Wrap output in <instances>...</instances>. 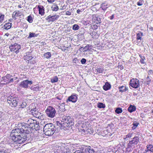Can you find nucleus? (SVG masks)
Returning a JSON list of instances; mask_svg holds the SVG:
<instances>
[{
	"label": "nucleus",
	"instance_id": "7ed1b4c3",
	"mask_svg": "<svg viewBox=\"0 0 153 153\" xmlns=\"http://www.w3.org/2000/svg\"><path fill=\"white\" fill-rule=\"evenodd\" d=\"M56 130L55 126L52 123H47L45 125L43 128V131L46 135H53Z\"/></svg>",
	"mask_w": 153,
	"mask_h": 153
},
{
	"label": "nucleus",
	"instance_id": "f3484780",
	"mask_svg": "<svg viewBox=\"0 0 153 153\" xmlns=\"http://www.w3.org/2000/svg\"><path fill=\"white\" fill-rule=\"evenodd\" d=\"M25 59L29 61L30 60H31L33 58L31 56V52H28L26 53V56H25Z\"/></svg>",
	"mask_w": 153,
	"mask_h": 153
},
{
	"label": "nucleus",
	"instance_id": "774afa93",
	"mask_svg": "<svg viewBox=\"0 0 153 153\" xmlns=\"http://www.w3.org/2000/svg\"><path fill=\"white\" fill-rule=\"evenodd\" d=\"M138 124L137 123H134V126L137 127L138 126Z\"/></svg>",
	"mask_w": 153,
	"mask_h": 153
},
{
	"label": "nucleus",
	"instance_id": "09e8293b",
	"mask_svg": "<svg viewBox=\"0 0 153 153\" xmlns=\"http://www.w3.org/2000/svg\"><path fill=\"white\" fill-rule=\"evenodd\" d=\"M4 15L1 14H0V23L3 20Z\"/></svg>",
	"mask_w": 153,
	"mask_h": 153
},
{
	"label": "nucleus",
	"instance_id": "2eb2a0df",
	"mask_svg": "<svg viewBox=\"0 0 153 153\" xmlns=\"http://www.w3.org/2000/svg\"><path fill=\"white\" fill-rule=\"evenodd\" d=\"M147 150H146V152H153V146L152 144H148L146 146Z\"/></svg>",
	"mask_w": 153,
	"mask_h": 153
},
{
	"label": "nucleus",
	"instance_id": "6e6552de",
	"mask_svg": "<svg viewBox=\"0 0 153 153\" xmlns=\"http://www.w3.org/2000/svg\"><path fill=\"white\" fill-rule=\"evenodd\" d=\"M82 148V152L83 153H95V148L93 147L88 146Z\"/></svg>",
	"mask_w": 153,
	"mask_h": 153
},
{
	"label": "nucleus",
	"instance_id": "a19ab883",
	"mask_svg": "<svg viewBox=\"0 0 153 153\" xmlns=\"http://www.w3.org/2000/svg\"><path fill=\"white\" fill-rule=\"evenodd\" d=\"M10 150L9 149L4 150L3 149L0 151V153H10Z\"/></svg>",
	"mask_w": 153,
	"mask_h": 153
},
{
	"label": "nucleus",
	"instance_id": "0eeeda50",
	"mask_svg": "<svg viewBox=\"0 0 153 153\" xmlns=\"http://www.w3.org/2000/svg\"><path fill=\"white\" fill-rule=\"evenodd\" d=\"M21 47L20 45L16 43H14L12 44L9 46V48L11 51L15 52L16 53L19 52V50L21 49Z\"/></svg>",
	"mask_w": 153,
	"mask_h": 153
},
{
	"label": "nucleus",
	"instance_id": "cd10ccee",
	"mask_svg": "<svg viewBox=\"0 0 153 153\" xmlns=\"http://www.w3.org/2000/svg\"><path fill=\"white\" fill-rule=\"evenodd\" d=\"M97 107L100 108H104L105 105V104L102 102H98L97 103Z\"/></svg>",
	"mask_w": 153,
	"mask_h": 153
},
{
	"label": "nucleus",
	"instance_id": "052dcab7",
	"mask_svg": "<svg viewBox=\"0 0 153 153\" xmlns=\"http://www.w3.org/2000/svg\"><path fill=\"white\" fill-rule=\"evenodd\" d=\"M87 131L88 132H89L90 134L92 132L91 131V129H88L87 130Z\"/></svg>",
	"mask_w": 153,
	"mask_h": 153
},
{
	"label": "nucleus",
	"instance_id": "a878e982",
	"mask_svg": "<svg viewBox=\"0 0 153 153\" xmlns=\"http://www.w3.org/2000/svg\"><path fill=\"white\" fill-rule=\"evenodd\" d=\"M139 81L137 79H134V88H137L139 85Z\"/></svg>",
	"mask_w": 153,
	"mask_h": 153
},
{
	"label": "nucleus",
	"instance_id": "5701e85b",
	"mask_svg": "<svg viewBox=\"0 0 153 153\" xmlns=\"http://www.w3.org/2000/svg\"><path fill=\"white\" fill-rule=\"evenodd\" d=\"M143 36V33L140 32L137 34V39L138 40H141L142 36Z\"/></svg>",
	"mask_w": 153,
	"mask_h": 153
},
{
	"label": "nucleus",
	"instance_id": "aec40b11",
	"mask_svg": "<svg viewBox=\"0 0 153 153\" xmlns=\"http://www.w3.org/2000/svg\"><path fill=\"white\" fill-rule=\"evenodd\" d=\"M118 88L119 91L122 93L125 92L128 90L127 88L124 86L119 87Z\"/></svg>",
	"mask_w": 153,
	"mask_h": 153
},
{
	"label": "nucleus",
	"instance_id": "f704fd0d",
	"mask_svg": "<svg viewBox=\"0 0 153 153\" xmlns=\"http://www.w3.org/2000/svg\"><path fill=\"white\" fill-rule=\"evenodd\" d=\"M40 88L38 86H33L31 87V90L36 91H37L39 90V89Z\"/></svg>",
	"mask_w": 153,
	"mask_h": 153
},
{
	"label": "nucleus",
	"instance_id": "69168bd1",
	"mask_svg": "<svg viewBox=\"0 0 153 153\" xmlns=\"http://www.w3.org/2000/svg\"><path fill=\"white\" fill-rule=\"evenodd\" d=\"M149 29L151 31H153V27H149Z\"/></svg>",
	"mask_w": 153,
	"mask_h": 153
},
{
	"label": "nucleus",
	"instance_id": "6ab92c4d",
	"mask_svg": "<svg viewBox=\"0 0 153 153\" xmlns=\"http://www.w3.org/2000/svg\"><path fill=\"white\" fill-rule=\"evenodd\" d=\"M51 10L53 11H56L59 9V7L56 3H53L51 7Z\"/></svg>",
	"mask_w": 153,
	"mask_h": 153
},
{
	"label": "nucleus",
	"instance_id": "423d86ee",
	"mask_svg": "<svg viewBox=\"0 0 153 153\" xmlns=\"http://www.w3.org/2000/svg\"><path fill=\"white\" fill-rule=\"evenodd\" d=\"M56 125L60 128L64 130L69 129L70 127L69 125L67 122L62 120L61 122L57 121L56 122Z\"/></svg>",
	"mask_w": 153,
	"mask_h": 153
},
{
	"label": "nucleus",
	"instance_id": "37998d69",
	"mask_svg": "<svg viewBox=\"0 0 153 153\" xmlns=\"http://www.w3.org/2000/svg\"><path fill=\"white\" fill-rule=\"evenodd\" d=\"M144 3V1L143 0H140L137 2V4L138 6H141Z\"/></svg>",
	"mask_w": 153,
	"mask_h": 153
},
{
	"label": "nucleus",
	"instance_id": "393cba45",
	"mask_svg": "<svg viewBox=\"0 0 153 153\" xmlns=\"http://www.w3.org/2000/svg\"><path fill=\"white\" fill-rule=\"evenodd\" d=\"M38 35V34L34 33H32L30 32L27 38L28 39L30 38L33 37H37Z\"/></svg>",
	"mask_w": 153,
	"mask_h": 153
},
{
	"label": "nucleus",
	"instance_id": "680f3d73",
	"mask_svg": "<svg viewBox=\"0 0 153 153\" xmlns=\"http://www.w3.org/2000/svg\"><path fill=\"white\" fill-rule=\"evenodd\" d=\"M77 60V58H75L74 59L73 61L74 62L76 63V61Z\"/></svg>",
	"mask_w": 153,
	"mask_h": 153
},
{
	"label": "nucleus",
	"instance_id": "de8ad7c7",
	"mask_svg": "<svg viewBox=\"0 0 153 153\" xmlns=\"http://www.w3.org/2000/svg\"><path fill=\"white\" fill-rule=\"evenodd\" d=\"M13 76L9 74H7L5 76L6 78L8 80L12 77Z\"/></svg>",
	"mask_w": 153,
	"mask_h": 153
},
{
	"label": "nucleus",
	"instance_id": "f257e3e1",
	"mask_svg": "<svg viewBox=\"0 0 153 153\" xmlns=\"http://www.w3.org/2000/svg\"><path fill=\"white\" fill-rule=\"evenodd\" d=\"M22 129V126L20 128H16L12 131L10 136L14 142L19 144L26 143L27 140L29 139L27 134H25V130Z\"/></svg>",
	"mask_w": 153,
	"mask_h": 153
},
{
	"label": "nucleus",
	"instance_id": "f8f14e48",
	"mask_svg": "<svg viewBox=\"0 0 153 153\" xmlns=\"http://www.w3.org/2000/svg\"><path fill=\"white\" fill-rule=\"evenodd\" d=\"M59 16L57 15H55L51 16V15L48 16L46 18V19L48 22H53L57 20L59 18Z\"/></svg>",
	"mask_w": 153,
	"mask_h": 153
},
{
	"label": "nucleus",
	"instance_id": "864d4df0",
	"mask_svg": "<svg viewBox=\"0 0 153 153\" xmlns=\"http://www.w3.org/2000/svg\"><path fill=\"white\" fill-rule=\"evenodd\" d=\"M55 0H47L48 2L49 3L52 4L55 1Z\"/></svg>",
	"mask_w": 153,
	"mask_h": 153
},
{
	"label": "nucleus",
	"instance_id": "79ce46f5",
	"mask_svg": "<svg viewBox=\"0 0 153 153\" xmlns=\"http://www.w3.org/2000/svg\"><path fill=\"white\" fill-rule=\"evenodd\" d=\"M27 21L29 23H32L33 21V20L32 19V17L30 15L29 16L27 17Z\"/></svg>",
	"mask_w": 153,
	"mask_h": 153
},
{
	"label": "nucleus",
	"instance_id": "72a5a7b5",
	"mask_svg": "<svg viewBox=\"0 0 153 153\" xmlns=\"http://www.w3.org/2000/svg\"><path fill=\"white\" fill-rule=\"evenodd\" d=\"M80 28L79 26L77 25L74 24L73 25L72 29L74 30H79Z\"/></svg>",
	"mask_w": 153,
	"mask_h": 153
},
{
	"label": "nucleus",
	"instance_id": "9b49d317",
	"mask_svg": "<svg viewBox=\"0 0 153 153\" xmlns=\"http://www.w3.org/2000/svg\"><path fill=\"white\" fill-rule=\"evenodd\" d=\"M32 83V81H28L27 80H26L20 83L19 86L25 88H27L28 87V85L29 84L31 85Z\"/></svg>",
	"mask_w": 153,
	"mask_h": 153
},
{
	"label": "nucleus",
	"instance_id": "2f4dec72",
	"mask_svg": "<svg viewBox=\"0 0 153 153\" xmlns=\"http://www.w3.org/2000/svg\"><path fill=\"white\" fill-rule=\"evenodd\" d=\"M130 87L131 89L134 88V79H131L130 82Z\"/></svg>",
	"mask_w": 153,
	"mask_h": 153
},
{
	"label": "nucleus",
	"instance_id": "4d7b16f0",
	"mask_svg": "<svg viewBox=\"0 0 153 153\" xmlns=\"http://www.w3.org/2000/svg\"><path fill=\"white\" fill-rule=\"evenodd\" d=\"M114 14H113L112 16H111L110 17V19L112 20V19H113V18H114Z\"/></svg>",
	"mask_w": 153,
	"mask_h": 153
},
{
	"label": "nucleus",
	"instance_id": "4468645a",
	"mask_svg": "<svg viewBox=\"0 0 153 153\" xmlns=\"http://www.w3.org/2000/svg\"><path fill=\"white\" fill-rule=\"evenodd\" d=\"M37 8L39 10V14L43 16L45 13L44 7L42 5H38Z\"/></svg>",
	"mask_w": 153,
	"mask_h": 153
},
{
	"label": "nucleus",
	"instance_id": "20e7f679",
	"mask_svg": "<svg viewBox=\"0 0 153 153\" xmlns=\"http://www.w3.org/2000/svg\"><path fill=\"white\" fill-rule=\"evenodd\" d=\"M18 99L15 95H11L7 97V102L10 106L12 107H16L18 102Z\"/></svg>",
	"mask_w": 153,
	"mask_h": 153
},
{
	"label": "nucleus",
	"instance_id": "f03ea898",
	"mask_svg": "<svg viewBox=\"0 0 153 153\" xmlns=\"http://www.w3.org/2000/svg\"><path fill=\"white\" fill-rule=\"evenodd\" d=\"M25 122L26 123L23 122L21 123L22 126V129L25 130V134H29L32 132V130L34 129L35 123H36V120H33L30 118L26 119Z\"/></svg>",
	"mask_w": 153,
	"mask_h": 153
},
{
	"label": "nucleus",
	"instance_id": "13d9d810",
	"mask_svg": "<svg viewBox=\"0 0 153 153\" xmlns=\"http://www.w3.org/2000/svg\"><path fill=\"white\" fill-rule=\"evenodd\" d=\"M93 27L94 28L95 30L97 29L98 28V26L97 25H94Z\"/></svg>",
	"mask_w": 153,
	"mask_h": 153
},
{
	"label": "nucleus",
	"instance_id": "a211bd4d",
	"mask_svg": "<svg viewBox=\"0 0 153 153\" xmlns=\"http://www.w3.org/2000/svg\"><path fill=\"white\" fill-rule=\"evenodd\" d=\"M134 143V142H133V140H131L130 141L129 143L128 144V147L127 148V150L130 151V150L131 149H133L134 147L133 146L134 145L133 144Z\"/></svg>",
	"mask_w": 153,
	"mask_h": 153
},
{
	"label": "nucleus",
	"instance_id": "c9c22d12",
	"mask_svg": "<svg viewBox=\"0 0 153 153\" xmlns=\"http://www.w3.org/2000/svg\"><path fill=\"white\" fill-rule=\"evenodd\" d=\"M44 56L46 58L48 59L51 56V53L49 52H47L45 53Z\"/></svg>",
	"mask_w": 153,
	"mask_h": 153
},
{
	"label": "nucleus",
	"instance_id": "a18cd8bd",
	"mask_svg": "<svg viewBox=\"0 0 153 153\" xmlns=\"http://www.w3.org/2000/svg\"><path fill=\"white\" fill-rule=\"evenodd\" d=\"M82 148H83L82 147H81V148L79 147V149L80 150H76L74 153H83V152H82Z\"/></svg>",
	"mask_w": 153,
	"mask_h": 153
},
{
	"label": "nucleus",
	"instance_id": "e2e57ef3",
	"mask_svg": "<svg viewBox=\"0 0 153 153\" xmlns=\"http://www.w3.org/2000/svg\"><path fill=\"white\" fill-rule=\"evenodd\" d=\"M12 18L15 20H16V16H14V15H13V14H12Z\"/></svg>",
	"mask_w": 153,
	"mask_h": 153
},
{
	"label": "nucleus",
	"instance_id": "412c9836",
	"mask_svg": "<svg viewBox=\"0 0 153 153\" xmlns=\"http://www.w3.org/2000/svg\"><path fill=\"white\" fill-rule=\"evenodd\" d=\"M101 7L103 10H105L108 8V5L107 3L105 2L101 4Z\"/></svg>",
	"mask_w": 153,
	"mask_h": 153
},
{
	"label": "nucleus",
	"instance_id": "338daca9",
	"mask_svg": "<svg viewBox=\"0 0 153 153\" xmlns=\"http://www.w3.org/2000/svg\"><path fill=\"white\" fill-rule=\"evenodd\" d=\"M5 85V83H1L0 84V87L3 86V85Z\"/></svg>",
	"mask_w": 153,
	"mask_h": 153
},
{
	"label": "nucleus",
	"instance_id": "49530a36",
	"mask_svg": "<svg viewBox=\"0 0 153 153\" xmlns=\"http://www.w3.org/2000/svg\"><path fill=\"white\" fill-rule=\"evenodd\" d=\"M146 84L147 85H149L151 82V79L149 78V77L148 76L147 78V80L146 81Z\"/></svg>",
	"mask_w": 153,
	"mask_h": 153
},
{
	"label": "nucleus",
	"instance_id": "ddd939ff",
	"mask_svg": "<svg viewBox=\"0 0 153 153\" xmlns=\"http://www.w3.org/2000/svg\"><path fill=\"white\" fill-rule=\"evenodd\" d=\"M62 120L67 122L69 125L70 124H71V125H72L73 120L70 117L64 116L62 117Z\"/></svg>",
	"mask_w": 153,
	"mask_h": 153
},
{
	"label": "nucleus",
	"instance_id": "58836bf2",
	"mask_svg": "<svg viewBox=\"0 0 153 153\" xmlns=\"http://www.w3.org/2000/svg\"><path fill=\"white\" fill-rule=\"evenodd\" d=\"M13 15L14 16H20V13H19V11H14L13 13Z\"/></svg>",
	"mask_w": 153,
	"mask_h": 153
},
{
	"label": "nucleus",
	"instance_id": "dca6fc26",
	"mask_svg": "<svg viewBox=\"0 0 153 153\" xmlns=\"http://www.w3.org/2000/svg\"><path fill=\"white\" fill-rule=\"evenodd\" d=\"M103 89L105 91H107L111 88V85L108 82H106L103 87Z\"/></svg>",
	"mask_w": 153,
	"mask_h": 153
},
{
	"label": "nucleus",
	"instance_id": "4be33fe9",
	"mask_svg": "<svg viewBox=\"0 0 153 153\" xmlns=\"http://www.w3.org/2000/svg\"><path fill=\"white\" fill-rule=\"evenodd\" d=\"M89 45H86L85 47H81L79 50L81 51H82L83 52L87 51L88 50H89Z\"/></svg>",
	"mask_w": 153,
	"mask_h": 153
},
{
	"label": "nucleus",
	"instance_id": "bf43d9fd",
	"mask_svg": "<svg viewBox=\"0 0 153 153\" xmlns=\"http://www.w3.org/2000/svg\"><path fill=\"white\" fill-rule=\"evenodd\" d=\"M132 134H128L126 135V137H131Z\"/></svg>",
	"mask_w": 153,
	"mask_h": 153
},
{
	"label": "nucleus",
	"instance_id": "6e6d98bb",
	"mask_svg": "<svg viewBox=\"0 0 153 153\" xmlns=\"http://www.w3.org/2000/svg\"><path fill=\"white\" fill-rule=\"evenodd\" d=\"M6 77L5 76L3 77H1V79H0V80H1V81H4L5 80H6L5 79Z\"/></svg>",
	"mask_w": 153,
	"mask_h": 153
},
{
	"label": "nucleus",
	"instance_id": "ea45409f",
	"mask_svg": "<svg viewBox=\"0 0 153 153\" xmlns=\"http://www.w3.org/2000/svg\"><path fill=\"white\" fill-rule=\"evenodd\" d=\"M39 122L36 121V123H35L34 127L35 128L34 129H35L36 130H39Z\"/></svg>",
	"mask_w": 153,
	"mask_h": 153
},
{
	"label": "nucleus",
	"instance_id": "e433bc0d",
	"mask_svg": "<svg viewBox=\"0 0 153 153\" xmlns=\"http://www.w3.org/2000/svg\"><path fill=\"white\" fill-rule=\"evenodd\" d=\"M58 78L57 76H54L53 78L51 79V81L53 83H54L56 82H57L58 81Z\"/></svg>",
	"mask_w": 153,
	"mask_h": 153
},
{
	"label": "nucleus",
	"instance_id": "bb28decb",
	"mask_svg": "<svg viewBox=\"0 0 153 153\" xmlns=\"http://www.w3.org/2000/svg\"><path fill=\"white\" fill-rule=\"evenodd\" d=\"M59 110L62 111H65V104L62 103L59 106Z\"/></svg>",
	"mask_w": 153,
	"mask_h": 153
},
{
	"label": "nucleus",
	"instance_id": "4c0bfd02",
	"mask_svg": "<svg viewBox=\"0 0 153 153\" xmlns=\"http://www.w3.org/2000/svg\"><path fill=\"white\" fill-rule=\"evenodd\" d=\"M97 72L99 73H102L103 71H104V69L103 68H97L96 69Z\"/></svg>",
	"mask_w": 153,
	"mask_h": 153
},
{
	"label": "nucleus",
	"instance_id": "473e14b6",
	"mask_svg": "<svg viewBox=\"0 0 153 153\" xmlns=\"http://www.w3.org/2000/svg\"><path fill=\"white\" fill-rule=\"evenodd\" d=\"M139 56L141 58L140 60L141 63L142 64L145 63L144 60L145 59V58L144 56L141 55H140Z\"/></svg>",
	"mask_w": 153,
	"mask_h": 153
},
{
	"label": "nucleus",
	"instance_id": "39448f33",
	"mask_svg": "<svg viewBox=\"0 0 153 153\" xmlns=\"http://www.w3.org/2000/svg\"><path fill=\"white\" fill-rule=\"evenodd\" d=\"M45 112L47 115L51 118H53L55 116L56 111L52 106H48L45 110Z\"/></svg>",
	"mask_w": 153,
	"mask_h": 153
},
{
	"label": "nucleus",
	"instance_id": "7c9ffc66",
	"mask_svg": "<svg viewBox=\"0 0 153 153\" xmlns=\"http://www.w3.org/2000/svg\"><path fill=\"white\" fill-rule=\"evenodd\" d=\"M128 111L130 113L134 111V105H130L128 108Z\"/></svg>",
	"mask_w": 153,
	"mask_h": 153
},
{
	"label": "nucleus",
	"instance_id": "c85d7f7f",
	"mask_svg": "<svg viewBox=\"0 0 153 153\" xmlns=\"http://www.w3.org/2000/svg\"><path fill=\"white\" fill-rule=\"evenodd\" d=\"M26 105L27 103L26 102H22V104L19 105L20 107H19V110H20V109H21L25 108L26 107Z\"/></svg>",
	"mask_w": 153,
	"mask_h": 153
},
{
	"label": "nucleus",
	"instance_id": "c03bdc74",
	"mask_svg": "<svg viewBox=\"0 0 153 153\" xmlns=\"http://www.w3.org/2000/svg\"><path fill=\"white\" fill-rule=\"evenodd\" d=\"M139 142V138L138 137H134V144H137Z\"/></svg>",
	"mask_w": 153,
	"mask_h": 153
},
{
	"label": "nucleus",
	"instance_id": "1a4fd4ad",
	"mask_svg": "<svg viewBox=\"0 0 153 153\" xmlns=\"http://www.w3.org/2000/svg\"><path fill=\"white\" fill-rule=\"evenodd\" d=\"M30 113L34 117L38 118H39V117L42 116V114L37 111V109L36 108L31 109L30 111Z\"/></svg>",
	"mask_w": 153,
	"mask_h": 153
},
{
	"label": "nucleus",
	"instance_id": "5fc2aeb1",
	"mask_svg": "<svg viewBox=\"0 0 153 153\" xmlns=\"http://www.w3.org/2000/svg\"><path fill=\"white\" fill-rule=\"evenodd\" d=\"M148 74H153V71L152 70H149L148 71Z\"/></svg>",
	"mask_w": 153,
	"mask_h": 153
},
{
	"label": "nucleus",
	"instance_id": "603ef678",
	"mask_svg": "<svg viewBox=\"0 0 153 153\" xmlns=\"http://www.w3.org/2000/svg\"><path fill=\"white\" fill-rule=\"evenodd\" d=\"M13 79H14V78H11L10 79H9L7 80V81L9 82H13Z\"/></svg>",
	"mask_w": 153,
	"mask_h": 153
},
{
	"label": "nucleus",
	"instance_id": "0e129e2a",
	"mask_svg": "<svg viewBox=\"0 0 153 153\" xmlns=\"http://www.w3.org/2000/svg\"><path fill=\"white\" fill-rule=\"evenodd\" d=\"M76 12L78 13L79 14L81 12V10L79 9H78L77 10Z\"/></svg>",
	"mask_w": 153,
	"mask_h": 153
},
{
	"label": "nucleus",
	"instance_id": "3c124183",
	"mask_svg": "<svg viewBox=\"0 0 153 153\" xmlns=\"http://www.w3.org/2000/svg\"><path fill=\"white\" fill-rule=\"evenodd\" d=\"M97 34V32L95 31H93L90 33V35L91 36H95Z\"/></svg>",
	"mask_w": 153,
	"mask_h": 153
},
{
	"label": "nucleus",
	"instance_id": "c756f323",
	"mask_svg": "<svg viewBox=\"0 0 153 153\" xmlns=\"http://www.w3.org/2000/svg\"><path fill=\"white\" fill-rule=\"evenodd\" d=\"M122 111L123 110L121 108H117L115 110V112L117 114L121 113L122 112Z\"/></svg>",
	"mask_w": 153,
	"mask_h": 153
},
{
	"label": "nucleus",
	"instance_id": "9d476101",
	"mask_svg": "<svg viewBox=\"0 0 153 153\" xmlns=\"http://www.w3.org/2000/svg\"><path fill=\"white\" fill-rule=\"evenodd\" d=\"M77 96L76 94H72L67 99L66 102H71L74 103L76 102L77 100Z\"/></svg>",
	"mask_w": 153,
	"mask_h": 153
},
{
	"label": "nucleus",
	"instance_id": "8fccbe9b",
	"mask_svg": "<svg viewBox=\"0 0 153 153\" xmlns=\"http://www.w3.org/2000/svg\"><path fill=\"white\" fill-rule=\"evenodd\" d=\"M86 62V59L85 58H82L81 60V62L82 64H85Z\"/></svg>",
	"mask_w": 153,
	"mask_h": 153
},
{
	"label": "nucleus",
	"instance_id": "b1692460",
	"mask_svg": "<svg viewBox=\"0 0 153 153\" xmlns=\"http://www.w3.org/2000/svg\"><path fill=\"white\" fill-rule=\"evenodd\" d=\"M12 24L10 23H6L4 26V29H8L10 28Z\"/></svg>",
	"mask_w": 153,
	"mask_h": 153
}]
</instances>
